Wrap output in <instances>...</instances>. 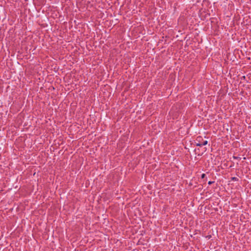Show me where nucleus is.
<instances>
[{
  "instance_id": "7ed1b4c3",
  "label": "nucleus",
  "mask_w": 251,
  "mask_h": 251,
  "mask_svg": "<svg viewBox=\"0 0 251 251\" xmlns=\"http://www.w3.org/2000/svg\"><path fill=\"white\" fill-rule=\"evenodd\" d=\"M205 176V175L204 174H202L201 175V178H203Z\"/></svg>"
},
{
  "instance_id": "20e7f679",
  "label": "nucleus",
  "mask_w": 251,
  "mask_h": 251,
  "mask_svg": "<svg viewBox=\"0 0 251 251\" xmlns=\"http://www.w3.org/2000/svg\"><path fill=\"white\" fill-rule=\"evenodd\" d=\"M213 183H214V181H210L208 182V184L210 185V184H212Z\"/></svg>"
},
{
  "instance_id": "f257e3e1",
  "label": "nucleus",
  "mask_w": 251,
  "mask_h": 251,
  "mask_svg": "<svg viewBox=\"0 0 251 251\" xmlns=\"http://www.w3.org/2000/svg\"><path fill=\"white\" fill-rule=\"evenodd\" d=\"M196 144L197 146L201 147L207 144V141L204 140L202 136H198L196 140Z\"/></svg>"
},
{
  "instance_id": "f03ea898",
  "label": "nucleus",
  "mask_w": 251,
  "mask_h": 251,
  "mask_svg": "<svg viewBox=\"0 0 251 251\" xmlns=\"http://www.w3.org/2000/svg\"><path fill=\"white\" fill-rule=\"evenodd\" d=\"M238 178L236 177H233L231 178V180H233V181H237L238 180Z\"/></svg>"
}]
</instances>
